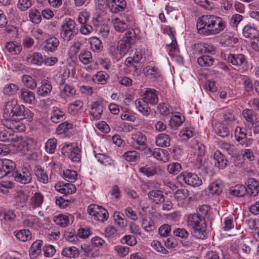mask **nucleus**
<instances>
[{
	"label": "nucleus",
	"instance_id": "33",
	"mask_svg": "<svg viewBox=\"0 0 259 259\" xmlns=\"http://www.w3.org/2000/svg\"><path fill=\"white\" fill-rule=\"evenodd\" d=\"M60 41L55 37H51L47 39L45 42V49L46 51L53 52L57 50Z\"/></svg>",
	"mask_w": 259,
	"mask_h": 259
},
{
	"label": "nucleus",
	"instance_id": "19",
	"mask_svg": "<svg viewBox=\"0 0 259 259\" xmlns=\"http://www.w3.org/2000/svg\"><path fill=\"white\" fill-rule=\"evenodd\" d=\"M74 217L71 214H60L54 218V222L61 227H66L73 223Z\"/></svg>",
	"mask_w": 259,
	"mask_h": 259
},
{
	"label": "nucleus",
	"instance_id": "60",
	"mask_svg": "<svg viewBox=\"0 0 259 259\" xmlns=\"http://www.w3.org/2000/svg\"><path fill=\"white\" fill-rule=\"evenodd\" d=\"M197 62L201 66H210L212 65L214 60L209 56L203 55L198 58Z\"/></svg>",
	"mask_w": 259,
	"mask_h": 259
},
{
	"label": "nucleus",
	"instance_id": "56",
	"mask_svg": "<svg viewBox=\"0 0 259 259\" xmlns=\"http://www.w3.org/2000/svg\"><path fill=\"white\" fill-rule=\"evenodd\" d=\"M91 49L94 52H100L103 49L101 41L96 37H93L90 39Z\"/></svg>",
	"mask_w": 259,
	"mask_h": 259
},
{
	"label": "nucleus",
	"instance_id": "34",
	"mask_svg": "<svg viewBox=\"0 0 259 259\" xmlns=\"http://www.w3.org/2000/svg\"><path fill=\"white\" fill-rule=\"evenodd\" d=\"M14 235L16 238L22 242H26L32 239L31 232L27 229H22L19 231H15Z\"/></svg>",
	"mask_w": 259,
	"mask_h": 259
},
{
	"label": "nucleus",
	"instance_id": "5",
	"mask_svg": "<svg viewBox=\"0 0 259 259\" xmlns=\"http://www.w3.org/2000/svg\"><path fill=\"white\" fill-rule=\"evenodd\" d=\"M136 38V33L134 30H128L118 42L117 48L121 57L124 56L130 50L132 45L134 44Z\"/></svg>",
	"mask_w": 259,
	"mask_h": 259
},
{
	"label": "nucleus",
	"instance_id": "39",
	"mask_svg": "<svg viewBox=\"0 0 259 259\" xmlns=\"http://www.w3.org/2000/svg\"><path fill=\"white\" fill-rule=\"evenodd\" d=\"M42 242L37 240L35 241L29 249V254L32 258H36L41 253Z\"/></svg>",
	"mask_w": 259,
	"mask_h": 259
},
{
	"label": "nucleus",
	"instance_id": "49",
	"mask_svg": "<svg viewBox=\"0 0 259 259\" xmlns=\"http://www.w3.org/2000/svg\"><path fill=\"white\" fill-rule=\"evenodd\" d=\"M61 254L65 257L75 258L79 255V251L75 247H68L62 250Z\"/></svg>",
	"mask_w": 259,
	"mask_h": 259
},
{
	"label": "nucleus",
	"instance_id": "8",
	"mask_svg": "<svg viewBox=\"0 0 259 259\" xmlns=\"http://www.w3.org/2000/svg\"><path fill=\"white\" fill-rule=\"evenodd\" d=\"M12 175L16 182L23 184H29L32 181V175L28 168L25 167L14 171Z\"/></svg>",
	"mask_w": 259,
	"mask_h": 259
},
{
	"label": "nucleus",
	"instance_id": "12",
	"mask_svg": "<svg viewBox=\"0 0 259 259\" xmlns=\"http://www.w3.org/2000/svg\"><path fill=\"white\" fill-rule=\"evenodd\" d=\"M146 137L141 132H137L132 135L129 144L137 149L140 150L139 146L146 147Z\"/></svg>",
	"mask_w": 259,
	"mask_h": 259
},
{
	"label": "nucleus",
	"instance_id": "38",
	"mask_svg": "<svg viewBox=\"0 0 259 259\" xmlns=\"http://www.w3.org/2000/svg\"><path fill=\"white\" fill-rule=\"evenodd\" d=\"M246 190V194L247 193L253 197L256 196L258 193L257 182L252 179L248 180Z\"/></svg>",
	"mask_w": 259,
	"mask_h": 259
},
{
	"label": "nucleus",
	"instance_id": "22",
	"mask_svg": "<svg viewBox=\"0 0 259 259\" xmlns=\"http://www.w3.org/2000/svg\"><path fill=\"white\" fill-rule=\"evenodd\" d=\"M84 103L80 100H76L70 103L68 106V113L73 116L77 115L82 112L83 110Z\"/></svg>",
	"mask_w": 259,
	"mask_h": 259
},
{
	"label": "nucleus",
	"instance_id": "61",
	"mask_svg": "<svg viewBox=\"0 0 259 259\" xmlns=\"http://www.w3.org/2000/svg\"><path fill=\"white\" fill-rule=\"evenodd\" d=\"M22 81L24 85L30 89L33 90L36 87L37 84L35 80L30 75H23Z\"/></svg>",
	"mask_w": 259,
	"mask_h": 259
},
{
	"label": "nucleus",
	"instance_id": "18",
	"mask_svg": "<svg viewBox=\"0 0 259 259\" xmlns=\"http://www.w3.org/2000/svg\"><path fill=\"white\" fill-rule=\"evenodd\" d=\"M22 224L24 228H28L34 230H38L41 227V223L39 218L33 215L28 216L24 218Z\"/></svg>",
	"mask_w": 259,
	"mask_h": 259
},
{
	"label": "nucleus",
	"instance_id": "24",
	"mask_svg": "<svg viewBox=\"0 0 259 259\" xmlns=\"http://www.w3.org/2000/svg\"><path fill=\"white\" fill-rule=\"evenodd\" d=\"M235 137L237 142H240V144L249 147L252 144V140L248 139L245 142L242 141L246 137V133L240 126H237L235 130Z\"/></svg>",
	"mask_w": 259,
	"mask_h": 259
},
{
	"label": "nucleus",
	"instance_id": "20",
	"mask_svg": "<svg viewBox=\"0 0 259 259\" xmlns=\"http://www.w3.org/2000/svg\"><path fill=\"white\" fill-rule=\"evenodd\" d=\"M55 188L58 192L65 195L71 194L76 190L74 185L70 183L63 184L61 182L56 184Z\"/></svg>",
	"mask_w": 259,
	"mask_h": 259
},
{
	"label": "nucleus",
	"instance_id": "17",
	"mask_svg": "<svg viewBox=\"0 0 259 259\" xmlns=\"http://www.w3.org/2000/svg\"><path fill=\"white\" fill-rule=\"evenodd\" d=\"M4 124L10 131L13 132H22L25 130V126L19 120H16L15 117L13 118L5 119Z\"/></svg>",
	"mask_w": 259,
	"mask_h": 259
},
{
	"label": "nucleus",
	"instance_id": "42",
	"mask_svg": "<svg viewBox=\"0 0 259 259\" xmlns=\"http://www.w3.org/2000/svg\"><path fill=\"white\" fill-rule=\"evenodd\" d=\"M153 157L158 160L166 162L168 160V153L165 150L155 148L153 150Z\"/></svg>",
	"mask_w": 259,
	"mask_h": 259
},
{
	"label": "nucleus",
	"instance_id": "46",
	"mask_svg": "<svg viewBox=\"0 0 259 259\" xmlns=\"http://www.w3.org/2000/svg\"><path fill=\"white\" fill-rule=\"evenodd\" d=\"M109 78V75L107 73L104 71H98L96 74L93 76L92 79L96 83L105 84L107 83Z\"/></svg>",
	"mask_w": 259,
	"mask_h": 259
},
{
	"label": "nucleus",
	"instance_id": "45",
	"mask_svg": "<svg viewBox=\"0 0 259 259\" xmlns=\"http://www.w3.org/2000/svg\"><path fill=\"white\" fill-rule=\"evenodd\" d=\"M6 48L12 55L19 54L22 51L21 46L16 41L7 42L6 45Z\"/></svg>",
	"mask_w": 259,
	"mask_h": 259
},
{
	"label": "nucleus",
	"instance_id": "41",
	"mask_svg": "<svg viewBox=\"0 0 259 259\" xmlns=\"http://www.w3.org/2000/svg\"><path fill=\"white\" fill-rule=\"evenodd\" d=\"M112 23L115 29L118 32H122L128 27V24L123 19L118 17L114 18L112 19Z\"/></svg>",
	"mask_w": 259,
	"mask_h": 259
},
{
	"label": "nucleus",
	"instance_id": "11",
	"mask_svg": "<svg viewBox=\"0 0 259 259\" xmlns=\"http://www.w3.org/2000/svg\"><path fill=\"white\" fill-rule=\"evenodd\" d=\"M60 95L62 99L67 101L76 94L75 88L64 82H62L59 85Z\"/></svg>",
	"mask_w": 259,
	"mask_h": 259
},
{
	"label": "nucleus",
	"instance_id": "51",
	"mask_svg": "<svg viewBox=\"0 0 259 259\" xmlns=\"http://www.w3.org/2000/svg\"><path fill=\"white\" fill-rule=\"evenodd\" d=\"M141 226L146 232L150 233L155 229V224L149 217L143 218Z\"/></svg>",
	"mask_w": 259,
	"mask_h": 259
},
{
	"label": "nucleus",
	"instance_id": "31",
	"mask_svg": "<svg viewBox=\"0 0 259 259\" xmlns=\"http://www.w3.org/2000/svg\"><path fill=\"white\" fill-rule=\"evenodd\" d=\"M20 98L23 101L29 104H34L35 102V94L33 92L26 89L21 91Z\"/></svg>",
	"mask_w": 259,
	"mask_h": 259
},
{
	"label": "nucleus",
	"instance_id": "57",
	"mask_svg": "<svg viewBox=\"0 0 259 259\" xmlns=\"http://www.w3.org/2000/svg\"><path fill=\"white\" fill-rule=\"evenodd\" d=\"M57 145V140L55 138L47 140L45 144V149L47 153H54Z\"/></svg>",
	"mask_w": 259,
	"mask_h": 259
},
{
	"label": "nucleus",
	"instance_id": "32",
	"mask_svg": "<svg viewBox=\"0 0 259 259\" xmlns=\"http://www.w3.org/2000/svg\"><path fill=\"white\" fill-rule=\"evenodd\" d=\"M242 34L245 38L252 39L258 36V33L256 27L250 25H246L242 29Z\"/></svg>",
	"mask_w": 259,
	"mask_h": 259
},
{
	"label": "nucleus",
	"instance_id": "1",
	"mask_svg": "<svg viewBox=\"0 0 259 259\" xmlns=\"http://www.w3.org/2000/svg\"><path fill=\"white\" fill-rule=\"evenodd\" d=\"M226 27L225 22L221 17L214 15H203L197 22L198 33L206 36L218 34Z\"/></svg>",
	"mask_w": 259,
	"mask_h": 259
},
{
	"label": "nucleus",
	"instance_id": "25",
	"mask_svg": "<svg viewBox=\"0 0 259 259\" xmlns=\"http://www.w3.org/2000/svg\"><path fill=\"white\" fill-rule=\"evenodd\" d=\"M52 90V85L50 81L44 79L41 85L37 88V94L39 96L46 97L50 95Z\"/></svg>",
	"mask_w": 259,
	"mask_h": 259
},
{
	"label": "nucleus",
	"instance_id": "16",
	"mask_svg": "<svg viewBox=\"0 0 259 259\" xmlns=\"http://www.w3.org/2000/svg\"><path fill=\"white\" fill-rule=\"evenodd\" d=\"M104 107L103 104L100 102L96 101L91 104L90 109V115L92 120H98L101 118Z\"/></svg>",
	"mask_w": 259,
	"mask_h": 259
},
{
	"label": "nucleus",
	"instance_id": "2",
	"mask_svg": "<svg viewBox=\"0 0 259 259\" xmlns=\"http://www.w3.org/2000/svg\"><path fill=\"white\" fill-rule=\"evenodd\" d=\"M187 226L192 230L191 234L195 238L203 239L205 238L206 226L203 216L198 214H191L187 217Z\"/></svg>",
	"mask_w": 259,
	"mask_h": 259
},
{
	"label": "nucleus",
	"instance_id": "59",
	"mask_svg": "<svg viewBox=\"0 0 259 259\" xmlns=\"http://www.w3.org/2000/svg\"><path fill=\"white\" fill-rule=\"evenodd\" d=\"M123 157L128 162H135L140 159V154L135 150L128 151L123 154Z\"/></svg>",
	"mask_w": 259,
	"mask_h": 259
},
{
	"label": "nucleus",
	"instance_id": "35",
	"mask_svg": "<svg viewBox=\"0 0 259 259\" xmlns=\"http://www.w3.org/2000/svg\"><path fill=\"white\" fill-rule=\"evenodd\" d=\"M26 60L28 63L40 66L44 63V59L40 53L35 52L27 56Z\"/></svg>",
	"mask_w": 259,
	"mask_h": 259
},
{
	"label": "nucleus",
	"instance_id": "40",
	"mask_svg": "<svg viewBox=\"0 0 259 259\" xmlns=\"http://www.w3.org/2000/svg\"><path fill=\"white\" fill-rule=\"evenodd\" d=\"M246 187L243 185H237L229 189L230 193L236 197H243L246 194Z\"/></svg>",
	"mask_w": 259,
	"mask_h": 259
},
{
	"label": "nucleus",
	"instance_id": "55",
	"mask_svg": "<svg viewBox=\"0 0 259 259\" xmlns=\"http://www.w3.org/2000/svg\"><path fill=\"white\" fill-rule=\"evenodd\" d=\"M189 192L186 189H180L174 193V198L177 201L182 202L186 200L189 196Z\"/></svg>",
	"mask_w": 259,
	"mask_h": 259
},
{
	"label": "nucleus",
	"instance_id": "14",
	"mask_svg": "<svg viewBox=\"0 0 259 259\" xmlns=\"http://www.w3.org/2000/svg\"><path fill=\"white\" fill-rule=\"evenodd\" d=\"M105 2L110 11L113 13L123 11L126 6L125 0H105Z\"/></svg>",
	"mask_w": 259,
	"mask_h": 259
},
{
	"label": "nucleus",
	"instance_id": "15",
	"mask_svg": "<svg viewBox=\"0 0 259 259\" xmlns=\"http://www.w3.org/2000/svg\"><path fill=\"white\" fill-rule=\"evenodd\" d=\"M15 167V163L8 159H0V179L9 175Z\"/></svg>",
	"mask_w": 259,
	"mask_h": 259
},
{
	"label": "nucleus",
	"instance_id": "23",
	"mask_svg": "<svg viewBox=\"0 0 259 259\" xmlns=\"http://www.w3.org/2000/svg\"><path fill=\"white\" fill-rule=\"evenodd\" d=\"M160 170V167L154 164L146 165L139 168V171L148 178L157 174Z\"/></svg>",
	"mask_w": 259,
	"mask_h": 259
},
{
	"label": "nucleus",
	"instance_id": "43",
	"mask_svg": "<svg viewBox=\"0 0 259 259\" xmlns=\"http://www.w3.org/2000/svg\"><path fill=\"white\" fill-rule=\"evenodd\" d=\"M35 175L39 182L43 184H47L49 182V177L47 171L41 166L36 167Z\"/></svg>",
	"mask_w": 259,
	"mask_h": 259
},
{
	"label": "nucleus",
	"instance_id": "58",
	"mask_svg": "<svg viewBox=\"0 0 259 259\" xmlns=\"http://www.w3.org/2000/svg\"><path fill=\"white\" fill-rule=\"evenodd\" d=\"M193 148L196 151L195 153L198 154V158L197 160L200 162H202V157L205 154V146L201 143L197 142L195 144L193 145Z\"/></svg>",
	"mask_w": 259,
	"mask_h": 259
},
{
	"label": "nucleus",
	"instance_id": "52",
	"mask_svg": "<svg viewBox=\"0 0 259 259\" xmlns=\"http://www.w3.org/2000/svg\"><path fill=\"white\" fill-rule=\"evenodd\" d=\"M184 117L181 115L172 116L169 120V125L172 129H177L184 122Z\"/></svg>",
	"mask_w": 259,
	"mask_h": 259
},
{
	"label": "nucleus",
	"instance_id": "4",
	"mask_svg": "<svg viewBox=\"0 0 259 259\" xmlns=\"http://www.w3.org/2000/svg\"><path fill=\"white\" fill-rule=\"evenodd\" d=\"M24 111V106L19 105L16 99H12L6 103L3 116L5 119L21 116Z\"/></svg>",
	"mask_w": 259,
	"mask_h": 259
},
{
	"label": "nucleus",
	"instance_id": "3",
	"mask_svg": "<svg viewBox=\"0 0 259 259\" xmlns=\"http://www.w3.org/2000/svg\"><path fill=\"white\" fill-rule=\"evenodd\" d=\"M78 33L74 20L67 18L63 21L60 29V37L65 41L69 42Z\"/></svg>",
	"mask_w": 259,
	"mask_h": 259
},
{
	"label": "nucleus",
	"instance_id": "37",
	"mask_svg": "<svg viewBox=\"0 0 259 259\" xmlns=\"http://www.w3.org/2000/svg\"><path fill=\"white\" fill-rule=\"evenodd\" d=\"M220 147L222 149L227 152L232 157H236L239 154L237 148L233 144L223 142L220 143Z\"/></svg>",
	"mask_w": 259,
	"mask_h": 259
},
{
	"label": "nucleus",
	"instance_id": "64",
	"mask_svg": "<svg viewBox=\"0 0 259 259\" xmlns=\"http://www.w3.org/2000/svg\"><path fill=\"white\" fill-rule=\"evenodd\" d=\"M122 215L119 212H115L113 214V219L115 225L120 228H124L126 226L127 223L122 217Z\"/></svg>",
	"mask_w": 259,
	"mask_h": 259
},
{
	"label": "nucleus",
	"instance_id": "28",
	"mask_svg": "<svg viewBox=\"0 0 259 259\" xmlns=\"http://www.w3.org/2000/svg\"><path fill=\"white\" fill-rule=\"evenodd\" d=\"M213 159L214 165L220 169L225 168L228 164V160L226 156L220 151L217 150L214 152Z\"/></svg>",
	"mask_w": 259,
	"mask_h": 259
},
{
	"label": "nucleus",
	"instance_id": "48",
	"mask_svg": "<svg viewBox=\"0 0 259 259\" xmlns=\"http://www.w3.org/2000/svg\"><path fill=\"white\" fill-rule=\"evenodd\" d=\"M242 116L245 120L251 125H253L256 120V116L252 110L246 109L242 111Z\"/></svg>",
	"mask_w": 259,
	"mask_h": 259
},
{
	"label": "nucleus",
	"instance_id": "47",
	"mask_svg": "<svg viewBox=\"0 0 259 259\" xmlns=\"http://www.w3.org/2000/svg\"><path fill=\"white\" fill-rule=\"evenodd\" d=\"M208 190L211 195H220L222 192V184L221 181L217 180L211 183L208 187Z\"/></svg>",
	"mask_w": 259,
	"mask_h": 259
},
{
	"label": "nucleus",
	"instance_id": "13",
	"mask_svg": "<svg viewBox=\"0 0 259 259\" xmlns=\"http://www.w3.org/2000/svg\"><path fill=\"white\" fill-rule=\"evenodd\" d=\"M72 123L65 121L60 123L56 128V133L62 137H70L73 134Z\"/></svg>",
	"mask_w": 259,
	"mask_h": 259
},
{
	"label": "nucleus",
	"instance_id": "36",
	"mask_svg": "<svg viewBox=\"0 0 259 259\" xmlns=\"http://www.w3.org/2000/svg\"><path fill=\"white\" fill-rule=\"evenodd\" d=\"M213 130L218 136L223 138L226 137L230 134L229 128L220 122L215 123L213 126Z\"/></svg>",
	"mask_w": 259,
	"mask_h": 259
},
{
	"label": "nucleus",
	"instance_id": "44",
	"mask_svg": "<svg viewBox=\"0 0 259 259\" xmlns=\"http://www.w3.org/2000/svg\"><path fill=\"white\" fill-rule=\"evenodd\" d=\"M170 137L165 134H159L156 138V144L158 147H168L170 145Z\"/></svg>",
	"mask_w": 259,
	"mask_h": 259
},
{
	"label": "nucleus",
	"instance_id": "6",
	"mask_svg": "<svg viewBox=\"0 0 259 259\" xmlns=\"http://www.w3.org/2000/svg\"><path fill=\"white\" fill-rule=\"evenodd\" d=\"M62 154L73 162L81 160V151L76 143L65 144L62 148Z\"/></svg>",
	"mask_w": 259,
	"mask_h": 259
},
{
	"label": "nucleus",
	"instance_id": "7",
	"mask_svg": "<svg viewBox=\"0 0 259 259\" xmlns=\"http://www.w3.org/2000/svg\"><path fill=\"white\" fill-rule=\"evenodd\" d=\"M88 212L95 220L99 222L106 221L109 217L108 212L106 209L95 204H91L88 206Z\"/></svg>",
	"mask_w": 259,
	"mask_h": 259
},
{
	"label": "nucleus",
	"instance_id": "9",
	"mask_svg": "<svg viewBox=\"0 0 259 259\" xmlns=\"http://www.w3.org/2000/svg\"><path fill=\"white\" fill-rule=\"evenodd\" d=\"M178 179L193 187H198L202 183V180L196 174L191 172H183L178 176Z\"/></svg>",
	"mask_w": 259,
	"mask_h": 259
},
{
	"label": "nucleus",
	"instance_id": "50",
	"mask_svg": "<svg viewBox=\"0 0 259 259\" xmlns=\"http://www.w3.org/2000/svg\"><path fill=\"white\" fill-rule=\"evenodd\" d=\"M148 197L150 200L156 203L164 200L163 192L159 190H153L150 191L148 193Z\"/></svg>",
	"mask_w": 259,
	"mask_h": 259
},
{
	"label": "nucleus",
	"instance_id": "10",
	"mask_svg": "<svg viewBox=\"0 0 259 259\" xmlns=\"http://www.w3.org/2000/svg\"><path fill=\"white\" fill-rule=\"evenodd\" d=\"M141 97L151 105H155L158 102V92L154 89L146 88Z\"/></svg>",
	"mask_w": 259,
	"mask_h": 259
},
{
	"label": "nucleus",
	"instance_id": "53",
	"mask_svg": "<svg viewBox=\"0 0 259 259\" xmlns=\"http://www.w3.org/2000/svg\"><path fill=\"white\" fill-rule=\"evenodd\" d=\"M78 58L84 65H88L93 61L92 54L87 50L82 51L78 55Z\"/></svg>",
	"mask_w": 259,
	"mask_h": 259
},
{
	"label": "nucleus",
	"instance_id": "21",
	"mask_svg": "<svg viewBox=\"0 0 259 259\" xmlns=\"http://www.w3.org/2000/svg\"><path fill=\"white\" fill-rule=\"evenodd\" d=\"M227 59L229 62L235 66L240 67L244 66L247 63L246 57L241 54H229Z\"/></svg>",
	"mask_w": 259,
	"mask_h": 259
},
{
	"label": "nucleus",
	"instance_id": "62",
	"mask_svg": "<svg viewBox=\"0 0 259 259\" xmlns=\"http://www.w3.org/2000/svg\"><path fill=\"white\" fill-rule=\"evenodd\" d=\"M18 90V85L14 83H9L5 85L3 93L5 95L11 96L16 93Z\"/></svg>",
	"mask_w": 259,
	"mask_h": 259
},
{
	"label": "nucleus",
	"instance_id": "63",
	"mask_svg": "<svg viewBox=\"0 0 259 259\" xmlns=\"http://www.w3.org/2000/svg\"><path fill=\"white\" fill-rule=\"evenodd\" d=\"M16 218L14 211L9 210L0 213V219L4 220L6 222H11L14 221Z\"/></svg>",
	"mask_w": 259,
	"mask_h": 259
},
{
	"label": "nucleus",
	"instance_id": "30",
	"mask_svg": "<svg viewBox=\"0 0 259 259\" xmlns=\"http://www.w3.org/2000/svg\"><path fill=\"white\" fill-rule=\"evenodd\" d=\"M44 200V195L40 192L35 193L29 201L30 208L34 209L41 207Z\"/></svg>",
	"mask_w": 259,
	"mask_h": 259
},
{
	"label": "nucleus",
	"instance_id": "29",
	"mask_svg": "<svg viewBox=\"0 0 259 259\" xmlns=\"http://www.w3.org/2000/svg\"><path fill=\"white\" fill-rule=\"evenodd\" d=\"M135 105L136 108L143 115L148 116L150 114L151 110L149 104L145 101L142 98L137 99L135 102Z\"/></svg>",
	"mask_w": 259,
	"mask_h": 259
},
{
	"label": "nucleus",
	"instance_id": "27",
	"mask_svg": "<svg viewBox=\"0 0 259 259\" xmlns=\"http://www.w3.org/2000/svg\"><path fill=\"white\" fill-rule=\"evenodd\" d=\"M66 119L65 112L57 107H54L51 113L50 120L52 122L57 123Z\"/></svg>",
	"mask_w": 259,
	"mask_h": 259
},
{
	"label": "nucleus",
	"instance_id": "26",
	"mask_svg": "<svg viewBox=\"0 0 259 259\" xmlns=\"http://www.w3.org/2000/svg\"><path fill=\"white\" fill-rule=\"evenodd\" d=\"M95 157L99 162L106 167H114L115 166V162L113 159L107 155L103 153H97L94 151Z\"/></svg>",
	"mask_w": 259,
	"mask_h": 259
},
{
	"label": "nucleus",
	"instance_id": "54",
	"mask_svg": "<svg viewBox=\"0 0 259 259\" xmlns=\"http://www.w3.org/2000/svg\"><path fill=\"white\" fill-rule=\"evenodd\" d=\"M234 214L230 215L224 218L223 229L225 231H229L234 227Z\"/></svg>",
	"mask_w": 259,
	"mask_h": 259
}]
</instances>
